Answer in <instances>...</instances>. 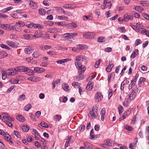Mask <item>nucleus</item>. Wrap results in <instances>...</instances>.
I'll return each instance as SVG.
<instances>
[{
    "instance_id": "nucleus-1",
    "label": "nucleus",
    "mask_w": 149,
    "mask_h": 149,
    "mask_svg": "<svg viewBox=\"0 0 149 149\" xmlns=\"http://www.w3.org/2000/svg\"><path fill=\"white\" fill-rule=\"evenodd\" d=\"M98 107L96 105H94L92 108V110H90L88 113L89 117L91 119L96 118L98 115Z\"/></svg>"
},
{
    "instance_id": "nucleus-2",
    "label": "nucleus",
    "mask_w": 149,
    "mask_h": 149,
    "mask_svg": "<svg viewBox=\"0 0 149 149\" xmlns=\"http://www.w3.org/2000/svg\"><path fill=\"white\" fill-rule=\"evenodd\" d=\"M6 73L8 75H14L17 74L18 72L21 71L19 66L16 67L14 68H10L6 70Z\"/></svg>"
},
{
    "instance_id": "nucleus-3",
    "label": "nucleus",
    "mask_w": 149,
    "mask_h": 149,
    "mask_svg": "<svg viewBox=\"0 0 149 149\" xmlns=\"http://www.w3.org/2000/svg\"><path fill=\"white\" fill-rule=\"evenodd\" d=\"M21 71L19 72H25L26 74L29 76L33 75L34 74L33 71L28 68L24 66H19Z\"/></svg>"
},
{
    "instance_id": "nucleus-4",
    "label": "nucleus",
    "mask_w": 149,
    "mask_h": 149,
    "mask_svg": "<svg viewBox=\"0 0 149 149\" xmlns=\"http://www.w3.org/2000/svg\"><path fill=\"white\" fill-rule=\"evenodd\" d=\"M77 33H67L64 34L63 35V36L66 39H70L77 36Z\"/></svg>"
},
{
    "instance_id": "nucleus-5",
    "label": "nucleus",
    "mask_w": 149,
    "mask_h": 149,
    "mask_svg": "<svg viewBox=\"0 0 149 149\" xmlns=\"http://www.w3.org/2000/svg\"><path fill=\"white\" fill-rule=\"evenodd\" d=\"M103 96L101 93L98 92L95 96V101L97 102L100 101L103 99Z\"/></svg>"
},
{
    "instance_id": "nucleus-6",
    "label": "nucleus",
    "mask_w": 149,
    "mask_h": 149,
    "mask_svg": "<svg viewBox=\"0 0 149 149\" xmlns=\"http://www.w3.org/2000/svg\"><path fill=\"white\" fill-rule=\"evenodd\" d=\"M83 37L86 38H92L95 37V35L93 33L88 32L84 33Z\"/></svg>"
},
{
    "instance_id": "nucleus-7",
    "label": "nucleus",
    "mask_w": 149,
    "mask_h": 149,
    "mask_svg": "<svg viewBox=\"0 0 149 149\" xmlns=\"http://www.w3.org/2000/svg\"><path fill=\"white\" fill-rule=\"evenodd\" d=\"M12 25L8 24H1V27L2 28L7 30H12Z\"/></svg>"
},
{
    "instance_id": "nucleus-8",
    "label": "nucleus",
    "mask_w": 149,
    "mask_h": 149,
    "mask_svg": "<svg viewBox=\"0 0 149 149\" xmlns=\"http://www.w3.org/2000/svg\"><path fill=\"white\" fill-rule=\"evenodd\" d=\"M67 27L68 29H73L77 27V24L74 22L71 23L67 24Z\"/></svg>"
},
{
    "instance_id": "nucleus-9",
    "label": "nucleus",
    "mask_w": 149,
    "mask_h": 149,
    "mask_svg": "<svg viewBox=\"0 0 149 149\" xmlns=\"http://www.w3.org/2000/svg\"><path fill=\"white\" fill-rule=\"evenodd\" d=\"M93 84L94 83L92 82H89L86 87V89L88 91H91L93 88Z\"/></svg>"
},
{
    "instance_id": "nucleus-10",
    "label": "nucleus",
    "mask_w": 149,
    "mask_h": 149,
    "mask_svg": "<svg viewBox=\"0 0 149 149\" xmlns=\"http://www.w3.org/2000/svg\"><path fill=\"white\" fill-rule=\"evenodd\" d=\"M34 70L36 72L40 73L43 72L45 70V69L42 68L36 67L34 68Z\"/></svg>"
},
{
    "instance_id": "nucleus-11",
    "label": "nucleus",
    "mask_w": 149,
    "mask_h": 149,
    "mask_svg": "<svg viewBox=\"0 0 149 149\" xmlns=\"http://www.w3.org/2000/svg\"><path fill=\"white\" fill-rule=\"evenodd\" d=\"M29 5L33 9H36L37 8V4L34 1H31Z\"/></svg>"
},
{
    "instance_id": "nucleus-12",
    "label": "nucleus",
    "mask_w": 149,
    "mask_h": 149,
    "mask_svg": "<svg viewBox=\"0 0 149 149\" xmlns=\"http://www.w3.org/2000/svg\"><path fill=\"white\" fill-rule=\"evenodd\" d=\"M84 145L88 149H92L93 148L92 144L88 142H84Z\"/></svg>"
},
{
    "instance_id": "nucleus-13",
    "label": "nucleus",
    "mask_w": 149,
    "mask_h": 149,
    "mask_svg": "<svg viewBox=\"0 0 149 149\" xmlns=\"http://www.w3.org/2000/svg\"><path fill=\"white\" fill-rule=\"evenodd\" d=\"M115 74L114 72L110 73L108 76V81L109 82L111 80H113L115 77Z\"/></svg>"
},
{
    "instance_id": "nucleus-14",
    "label": "nucleus",
    "mask_w": 149,
    "mask_h": 149,
    "mask_svg": "<svg viewBox=\"0 0 149 149\" xmlns=\"http://www.w3.org/2000/svg\"><path fill=\"white\" fill-rule=\"evenodd\" d=\"M6 43L8 45L10 46L14 47H16L17 45L13 41L9 40L7 41Z\"/></svg>"
},
{
    "instance_id": "nucleus-15",
    "label": "nucleus",
    "mask_w": 149,
    "mask_h": 149,
    "mask_svg": "<svg viewBox=\"0 0 149 149\" xmlns=\"http://www.w3.org/2000/svg\"><path fill=\"white\" fill-rule=\"evenodd\" d=\"M136 95V93L134 92H132L131 94H130L128 99V100H132L135 97Z\"/></svg>"
},
{
    "instance_id": "nucleus-16",
    "label": "nucleus",
    "mask_w": 149,
    "mask_h": 149,
    "mask_svg": "<svg viewBox=\"0 0 149 149\" xmlns=\"http://www.w3.org/2000/svg\"><path fill=\"white\" fill-rule=\"evenodd\" d=\"M8 54L6 52L0 51V58H3L7 56Z\"/></svg>"
},
{
    "instance_id": "nucleus-17",
    "label": "nucleus",
    "mask_w": 149,
    "mask_h": 149,
    "mask_svg": "<svg viewBox=\"0 0 149 149\" xmlns=\"http://www.w3.org/2000/svg\"><path fill=\"white\" fill-rule=\"evenodd\" d=\"M133 9L139 13H141L144 10L143 9L142 7L139 6H135Z\"/></svg>"
},
{
    "instance_id": "nucleus-18",
    "label": "nucleus",
    "mask_w": 149,
    "mask_h": 149,
    "mask_svg": "<svg viewBox=\"0 0 149 149\" xmlns=\"http://www.w3.org/2000/svg\"><path fill=\"white\" fill-rule=\"evenodd\" d=\"M86 70L85 68L83 66L79 68L78 69V73L80 74H83L85 71Z\"/></svg>"
},
{
    "instance_id": "nucleus-19",
    "label": "nucleus",
    "mask_w": 149,
    "mask_h": 149,
    "mask_svg": "<svg viewBox=\"0 0 149 149\" xmlns=\"http://www.w3.org/2000/svg\"><path fill=\"white\" fill-rule=\"evenodd\" d=\"M23 36L25 39L27 40H31L33 38L32 34H24Z\"/></svg>"
},
{
    "instance_id": "nucleus-20",
    "label": "nucleus",
    "mask_w": 149,
    "mask_h": 149,
    "mask_svg": "<svg viewBox=\"0 0 149 149\" xmlns=\"http://www.w3.org/2000/svg\"><path fill=\"white\" fill-rule=\"evenodd\" d=\"M93 129L91 130L90 132V139H95L96 138V136L97 135H95L93 134Z\"/></svg>"
},
{
    "instance_id": "nucleus-21",
    "label": "nucleus",
    "mask_w": 149,
    "mask_h": 149,
    "mask_svg": "<svg viewBox=\"0 0 149 149\" xmlns=\"http://www.w3.org/2000/svg\"><path fill=\"white\" fill-rule=\"evenodd\" d=\"M3 116L2 118V120L4 122H5L6 120L9 117V115L6 113H4Z\"/></svg>"
},
{
    "instance_id": "nucleus-22",
    "label": "nucleus",
    "mask_w": 149,
    "mask_h": 149,
    "mask_svg": "<svg viewBox=\"0 0 149 149\" xmlns=\"http://www.w3.org/2000/svg\"><path fill=\"white\" fill-rule=\"evenodd\" d=\"M138 52L139 50L137 49H135V50L133 51V52L131 55V58H134L138 55V54H136V53H137Z\"/></svg>"
},
{
    "instance_id": "nucleus-23",
    "label": "nucleus",
    "mask_w": 149,
    "mask_h": 149,
    "mask_svg": "<svg viewBox=\"0 0 149 149\" xmlns=\"http://www.w3.org/2000/svg\"><path fill=\"white\" fill-rule=\"evenodd\" d=\"M17 119L19 121L23 122L25 121V118L20 115H18L16 117Z\"/></svg>"
},
{
    "instance_id": "nucleus-24",
    "label": "nucleus",
    "mask_w": 149,
    "mask_h": 149,
    "mask_svg": "<svg viewBox=\"0 0 149 149\" xmlns=\"http://www.w3.org/2000/svg\"><path fill=\"white\" fill-rule=\"evenodd\" d=\"M22 129L25 132H28L29 129V127L28 125H23L22 127Z\"/></svg>"
},
{
    "instance_id": "nucleus-25",
    "label": "nucleus",
    "mask_w": 149,
    "mask_h": 149,
    "mask_svg": "<svg viewBox=\"0 0 149 149\" xmlns=\"http://www.w3.org/2000/svg\"><path fill=\"white\" fill-rule=\"evenodd\" d=\"M46 12V10L44 9L41 8L38 10V13L41 15H44Z\"/></svg>"
},
{
    "instance_id": "nucleus-26",
    "label": "nucleus",
    "mask_w": 149,
    "mask_h": 149,
    "mask_svg": "<svg viewBox=\"0 0 149 149\" xmlns=\"http://www.w3.org/2000/svg\"><path fill=\"white\" fill-rule=\"evenodd\" d=\"M131 16L128 15L127 14H125L124 16V20L126 22L131 19Z\"/></svg>"
},
{
    "instance_id": "nucleus-27",
    "label": "nucleus",
    "mask_w": 149,
    "mask_h": 149,
    "mask_svg": "<svg viewBox=\"0 0 149 149\" xmlns=\"http://www.w3.org/2000/svg\"><path fill=\"white\" fill-rule=\"evenodd\" d=\"M118 110L120 115L124 111V108L122 106L120 105L118 107Z\"/></svg>"
},
{
    "instance_id": "nucleus-28",
    "label": "nucleus",
    "mask_w": 149,
    "mask_h": 149,
    "mask_svg": "<svg viewBox=\"0 0 149 149\" xmlns=\"http://www.w3.org/2000/svg\"><path fill=\"white\" fill-rule=\"evenodd\" d=\"M113 66L114 65L113 64H109V66L106 68V70L108 72H110L111 70L113 67Z\"/></svg>"
},
{
    "instance_id": "nucleus-29",
    "label": "nucleus",
    "mask_w": 149,
    "mask_h": 149,
    "mask_svg": "<svg viewBox=\"0 0 149 149\" xmlns=\"http://www.w3.org/2000/svg\"><path fill=\"white\" fill-rule=\"evenodd\" d=\"M19 27V26L14 25L12 26V30H15L17 31H20Z\"/></svg>"
},
{
    "instance_id": "nucleus-30",
    "label": "nucleus",
    "mask_w": 149,
    "mask_h": 149,
    "mask_svg": "<svg viewBox=\"0 0 149 149\" xmlns=\"http://www.w3.org/2000/svg\"><path fill=\"white\" fill-rule=\"evenodd\" d=\"M68 60V59H62L56 61V62L58 64H62L67 62Z\"/></svg>"
},
{
    "instance_id": "nucleus-31",
    "label": "nucleus",
    "mask_w": 149,
    "mask_h": 149,
    "mask_svg": "<svg viewBox=\"0 0 149 149\" xmlns=\"http://www.w3.org/2000/svg\"><path fill=\"white\" fill-rule=\"evenodd\" d=\"M55 24H56L58 25L61 26H67V24H66L65 22H55Z\"/></svg>"
},
{
    "instance_id": "nucleus-32",
    "label": "nucleus",
    "mask_w": 149,
    "mask_h": 149,
    "mask_svg": "<svg viewBox=\"0 0 149 149\" xmlns=\"http://www.w3.org/2000/svg\"><path fill=\"white\" fill-rule=\"evenodd\" d=\"M13 8L12 6H10L9 7H8L7 8H6L3 9L2 11L3 12V13H5L9 11V10H11L13 9Z\"/></svg>"
},
{
    "instance_id": "nucleus-33",
    "label": "nucleus",
    "mask_w": 149,
    "mask_h": 149,
    "mask_svg": "<svg viewBox=\"0 0 149 149\" xmlns=\"http://www.w3.org/2000/svg\"><path fill=\"white\" fill-rule=\"evenodd\" d=\"M63 8H70L71 9H73L74 7L72 6L71 4H65L63 6Z\"/></svg>"
},
{
    "instance_id": "nucleus-34",
    "label": "nucleus",
    "mask_w": 149,
    "mask_h": 149,
    "mask_svg": "<svg viewBox=\"0 0 149 149\" xmlns=\"http://www.w3.org/2000/svg\"><path fill=\"white\" fill-rule=\"evenodd\" d=\"M86 47V45H79L77 46V48L78 49H85Z\"/></svg>"
},
{
    "instance_id": "nucleus-35",
    "label": "nucleus",
    "mask_w": 149,
    "mask_h": 149,
    "mask_svg": "<svg viewBox=\"0 0 149 149\" xmlns=\"http://www.w3.org/2000/svg\"><path fill=\"white\" fill-rule=\"evenodd\" d=\"M146 79L144 77H141L139 79L138 84L139 86L141 85L142 83H144L145 80Z\"/></svg>"
},
{
    "instance_id": "nucleus-36",
    "label": "nucleus",
    "mask_w": 149,
    "mask_h": 149,
    "mask_svg": "<svg viewBox=\"0 0 149 149\" xmlns=\"http://www.w3.org/2000/svg\"><path fill=\"white\" fill-rule=\"evenodd\" d=\"M124 129L129 131H132L133 130V128L131 127L128 125H125L124 127Z\"/></svg>"
},
{
    "instance_id": "nucleus-37",
    "label": "nucleus",
    "mask_w": 149,
    "mask_h": 149,
    "mask_svg": "<svg viewBox=\"0 0 149 149\" xmlns=\"http://www.w3.org/2000/svg\"><path fill=\"white\" fill-rule=\"evenodd\" d=\"M54 118L56 121H59L61 118V116L60 115H56L54 116Z\"/></svg>"
},
{
    "instance_id": "nucleus-38",
    "label": "nucleus",
    "mask_w": 149,
    "mask_h": 149,
    "mask_svg": "<svg viewBox=\"0 0 149 149\" xmlns=\"http://www.w3.org/2000/svg\"><path fill=\"white\" fill-rule=\"evenodd\" d=\"M40 125L41 126L44 127L48 128L49 127L48 125L44 122H42L40 124H39V125Z\"/></svg>"
},
{
    "instance_id": "nucleus-39",
    "label": "nucleus",
    "mask_w": 149,
    "mask_h": 149,
    "mask_svg": "<svg viewBox=\"0 0 149 149\" xmlns=\"http://www.w3.org/2000/svg\"><path fill=\"white\" fill-rule=\"evenodd\" d=\"M83 20H85L86 19H87V20H91L93 19L92 17L90 15L84 16H83Z\"/></svg>"
},
{
    "instance_id": "nucleus-40",
    "label": "nucleus",
    "mask_w": 149,
    "mask_h": 149,
    "mask_svg": "<svg viewBox=\"0 0 149 149\" xmlns=\"http://www.w3.org/2000/svg\"><path fill=\"white\" fill-rule=\"evenodd\" d=\"M6 73V71H3L2 72V78L3 79H5L6 78L7 76Z\"/></svg>"
},
{
    "instance_id": "nucleus-41",
    "label": "nucleus",
    "mask_w": 149,
    "mask_h": 149,
    "mask_svg": "<svg viewBox=\"0 0 149 149\" xmlns=\"http://www.w3.org/2000/svg\"><path fill=\"white\" fill-rule=\"evenodd\" d=\"M112 5V4H111L110 5H109L108 4H104L102 6H103V9H104L106 8H108L109 9H110L111 7V6Z\"/></svg>"
},
{
    "instance_id": "nucleus-42",
    "label": "nucleus",
    "mask_w": 149,
    "mask_h": 149,
    "mask_svg": "<svg viewBox=\"0 0 149 149\" xmlns=\"http://www.w3.org/2000/svg\"><path fill=\"white\" fill-rule=\"evenodd\" d=\"M32 107V106L31 104H29L26 106L24 107V109L26 111H29Z\"/></svg>"
},
{
    "instance_id": "nucleus-43",
    "label": "nucleus",
    "mask_w": 149,
    "mask_h": 149,
    "mask_svg": "<svg viewBox=\"0 0 149 149\" xmlns=\"http://www.w3.org/2000/svg\"><path fill=\"white\" fill-rule=\"evenodd\" d=\"M64 86L63 88V89L66 91H68L69 89V86L66 84H64Z\"/></svg>"
},
{
    "instance_id": "nucleus-44",
    "label": "nucleus",
    "mask_w": 149,
    "mask_h": 149,
    "mask_svg": "<svg viewBox=\"0 0 149 149\" xmlns=\"http://www.w3.org/2000/svg\"><path fill=\"white\" fill-rule=\"evenodd\" d=\"M71 139V137H69L68 138V139L66 140V142H65V147H67L68 146V144L69 143V142Z\"/></svg>"
},
{
    "instance_id": "nucleus-45",
    "label": "nucleus",
    "mask_w": 149,
    "mask_h": 149,
    "mask_svg": "<svg viewBox=\"0 0 149 149\" xmlns=\"http://www.w3.org/2000/svg\"><path fill=\"white\" fill-rule=\"evenodd\" d=\"M75 65L77 68H78L82 66L81 64L80 61H75Z\"/></svg>"
},
{
    "instance_id": "nucleus-46",
    "label": "nucleus",
    "mask_w": 149,
    "mask_h": 149,
    "mask_svg": "<svg viewBox=\"0 0 149 149\" xmlns=\"http://www.w3.org/2000/svg\"><path fill=\"white\" fill-rule=\"evenodd\" d=\"M80 85V84L77 82H74L72 84V86L75 87L77 86H79Z\"/></svg>"
},
{
    "instance_id": "nucleus-47",
    "label": "nucleus",
    "mask_w": 149,
    "mask_h": 149,
    "mask_svg": "<svg viewBox=\"0 0 149 149\" xmlns=\"http://www.w3.org/2000/svg\"><path fill=\"white\" fill-rule=\"evenodd\" d=\"M34 27L35 28H38V29H42L44 28L43 26L39 24H36L34 26Z\"/></svg>"
},
{
    "instance_id": "nucleus-48",
    "label": "nucleus",
    "mask_w": 149,
    "mask_h": 149,
    "mask_svg": "<svg viewBox=\"0 0 149 149\" xmlns=\"http://www.w3.org/2000/svg\"><path fill=\"white\" fill-rule=\"evenodd\" d=\"M113 0H105L104 1V4H108L110 5L111 4V1H113Z\"/></svg>"
},
{
    "instance_id": "nucleus-49",
    "label": "nucleus",
    "mask_w": 149,
    "mask_h": 149,
    "mask_svg": "<svg viewBox=\"0 0 149 149\" xmlns=\"http://www.w3.org/2000/svg\"><path fill=\"white\" fill-rule=\"evenodd\" d=\"M35 33L37 37L41 36L42 35V33L40 31H38L36 32Z\"/></svg>"
},
{
    "instance_id": "nucleus-50",
    "label": "nucleus",
    "mask_w": 149,
    "mask_h": 149,
    "mask_svg": "<svg viewBox=\"0 0 149 149\" xmlns=\"http://www.w3.org/2000/svg\"><path fill=\"white\" fill-rule=\"evenodd\" d=\"M84 76L82 74L79 73L78 76L76 77V78L79 80H81L83 79Z\"/></svg>"
},
{
    "instance_id": "nucleus-51",
    "label": "nucleus",
    "mask_w": 149,
    "mask_h": 149,
    "mask_svg": "<svg viewBox=\"0 0 149 149\" xmlns=\"http://www.w3.org/2000/svg\"><path fill=\"white\" fill-rule=\"evenodd\" d=\"M140 3L143 6H148V3L146 1H141L140 2Z\"/></svg>"
},
{
    "instance_id": "nucleus-52",
    "label": "nucleus",
    "mask_w": 149,
    "mask_h": 149,
    "mask_svg": "<svg viewBox=\"0 0 149 149\" xmlns=\"http://www.w3.org/2000/svg\"><path fill=\"white\" fill-rule=\"evenodd\" d=\"M56 10L59 13H64V10L62 8L60 7H56Z\"/></svg>"
},
{
    "instance_id": "nucleus-53",
    "label": "nucleus",
    "mask_w": 149,
    "mask_h": 149,
    "mask_svg": "<svg viewBox=\"0 0 149 149\" xmlns=\"http://www.w3.org/2000/svg\"><path fill=\"white\" fill-rule=\"evenodd\" d=\"M57 18L59 20L66 19H68L67 17L64 16H58Z\"/></svg>"
},
{
    "instance_id": "nucleus-54",
    "label": "nucleus",
    "mask_w": 149,
    "mask_h": 149,
    "mask_svg": "<svg viewBox=\"0 0 149 149\" xmlns=\"http://www.w3.org/2000/svg\"><path fill=\"white\" fill-rule=\"evenodd\" d=\"M0 47L6 49L8 50H10V48L9 47H8V46L3 44H1Z\"/></svg>"
},
{
    "instance_id": "nucleus-55",
    "label": "nucleus",
    "mask_w": 149,
    "mask_h": 149,
    "mask_svg": "<svg viewBox=\"0 0 149 149\" xmlns=\"http://www.w3.org/2000/svg\"><path fill=\"white\" fill-rule=\"evenodd\" d=\"M142 42L140 39H137L135 43V46H137L139 44L141 43Z\"/></svg>"
},
{
    "instance_id": "nucleus-56",
    "label": "nucleus",
    "mask_w": 149,
    "mask_h": 149,
    "mask_svg": "<svg viewBox=\"0 0 149 149\" xmlns=\"http://www.w3.org/2000/svg\"><path fill=\"white\" fill-rule=\"evenodd\" d=\"M19 80L16 79H13L10 81L12 84H17L18 83Z\"/></svg>"
},
{
    "instance_id": "nucleus-57",
    "label": "nucleus",
    "mask_w": 149,
    "mask_h": 149,
    "mask_svg": "<svg viewBox=\"0 0 149 149\" xmlns=\"http://www.w3.org/2000/svg\"><path fill=\"white\" fill-rule=\"evenodd\" d=\"M112 90L111 89H109L108 91V92L109 93L108 94V99H110V97L112 95Z\"/></svg>"
},
{
    "instance_id": "nucleus-58",
    "label": "nucleus",
    "mask_w": 149,
    "mask_h": 149,
    "mask_svg": "<svg viewBox=\"0 0 149 149\" xmlns=\"http://www.w3.org/2000/svg\"><path fill=\"white\" fill-rule=\"evenodd\" d=\"M25 98V96L24 94H22L21 95L19 96L18 100L19 101H22L23 100H24Z\"/></svg>"
},
{
    "instance_id": "nucleus-59",
    "label": "nucleus",
    "mask_w": 149,
    "mask_h": 149,
    "mask_svg": "<svg viewBox=\"0 0 149 149\" xmlns=\"http://www.w3.org/2000/svg\"><path fill=\"white\" fill-rule=\"evenodd\" d=\"M128 114L127 113V112L124 113L123 115L119 119V121H121L122 120L124 119L126 117V116Z\"/></svg>"
},
{
    "instance_id": "nucleus-60",
    "label": "nucleus",
    "mask_w": 149,
    "mask_h": 149,
    "mask_svg": "<svg viewBox=\"0 0 149 149\" xmlns=\"http://www.w3.org/2000/svg\"><path fill=\"white\" fill-rule=\"evenodd\" d=\"M136 82L132 80L131 81V84L129 85V88L131 87V88L133 86L135 85Z\"/></svg>"
},
{
    "instance_id": "nucleus-61",
    "label": "nucleus",
    "mask_w": 149,
    "mask_h": 149,
    "mask_svg": "<svg viewBox=\"0 0 149 149\" xmlns=\"http://www.w3.org/2000/svg\"><path fill=\"white\" fill-rule=\"evenodd\" d=\"M112 141L111 140H107L106 142L107 145L109 146H112Z\"/></svg>"
},
{
    "instance_id": "nucleus-62",
    "label": "nucleus",
    "mask_w": 149,
    "mask_h": 149,
    "mask_svg": "<svg viewBox=\"0 0 149 149\" xmlns=\"http://www.w3.org/2000/svg\"><path fill=\"white\" fill-rule=\"evenodd\" d=\"M39 55V54L37 52H34L33 54V56L36 58L38 57Z\"/></svg>"
},
{
    "instance_id": "nucleus-63",
    "label": "nucleus",
    "mask_w": 149,
    "mask_h": 149,
    "mask_svg": "<svg viewBox=\"0 0 149 149\" xmlns=\"http://www.w3.org/2000/svg\"><path fill=\"white\" fill-rule=\"evenodd\" d=\"M100 61H101V60L99 59V60H98V61H97L96 62V63L95 65V68H98V66L100 65Z\"/></svg>"
},
{
    "instance_id": "nucleus-64",
    "label": "nucleus",
    "mask_w": 149,
    "mask_h": 149,
    "mask_svg": "<svg viewBox=\"0 0 149 149\" xmlns=\"http://www.w3.org/2000/svg\"><path fill=\"white\" fill-rule=\"evenodd\" d=\"M143 16L145 18L149 20V15L146 13L143 14Z\"/></svg>"
}]
</instances>
